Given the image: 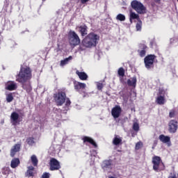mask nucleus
<instances>
[{
  "label": "nucleus",
  "instance_id": "1",
  "mask_svg": "<svg viewBox=\"0 0 178 178\" xmlns=\"http://www.w3.org/2000/svg\"><path fill=\"white\" fill-rule=\"evenodd\" d=\"M31 70L29 67H21L19 74L16 76V81L24 84L31 79Z\"/></svg>",
  "mask_w": 178,
  "mask_h": 178
},
{
  "label": "nucleus",
  "instance_id": "2",
  "mask_svg": "<svg viewBox=\"0 0 178 178\" xmlns=\"http://www.w3.org/2000/svg\"><path fill=\"white\" fill-rule=\"evenodd\" d=\"M98 41L99 36L95 33H90L82 40V45L85 48H92L97 47Z\"/></svg>",
  "mask_w": 178,
  "mask_h": 178
},
{
  "label": "nucleus",
  "instance_id": "3",
  "mask_svg": "<svg viewBox=\"0 0 178 178\" xmlns=\"http://www.w3.org/2000/svg\"><path fill=\"white\" fill-rule=\"evenodd\" d=\"M68 40L70 45L72 47H76L80 44V38H79V35L73 31H70L68 34Z\"/></svg>",
  "mask_w": 178,
  "mask_h": 178
},
{
  "label": "nucleus",
  "instance_id": "4",
  "mask_svg": "<svg viewBox=\"0 0 178 178\" xmlns=\"http://www.w3.org/2000/svg\"><path fill=\"white\" fill-rule=\"evenodd\" d=\"M131 5L133 9H134V10L137 12V13H139L140 15L145 13V6H144V5L141 3V2L137 0H134L131 3Z\"/></svg>",
  "mask_w": 178,
  "mask_h": 178
},
{
  "label": "nucleus",
  "instance_id": "5",
  "mask_svg": "<svg viewBox=\"0 0 178 178\" xmlns=\"http://www.w3.org/2000/svg\"><path fill=\"white\" fill-rule=\"evenodd\" d=\"M155 55H148L144 58V63L146 69L147 70H151V69H154V62L155 60Z\"/></svg>",
  "mask_w": 178,
  "mask_h": 178
},
{
  "label": "nucleus",
  "instance_id": "6",
  "mask_svg": "<svg viewBox=\"0 0 178 178\" xmlns=\"http://www.w3.org/2000/svg\"><path fill=\"white\" fill-rule=\"evenodd\" d=\"M54 101H56L58 106H62L63 104H65V101H66V93L64 92H59L58 93L55 94Z\"/></svg>",
  "mask_w": 178,
  "mask_h": 178
},
{
  "label": "nucleus",
  "instance_id": "7",
  "mask_svg": "<svg viewBox=\"0 0 178 178\" xmlns=\"http://www.w3.org/2000/svg\"><path fill=\"white\" fill-rule=\"evenodd\" d=\"M61 168L60 162L54 158H51L49 161V170H59Z\"/></svg>",
  "mask_w": 178,
  "mask_h": 178
},
{
  "label": "nucleus",
  "instance_id": "8",
  "mask_svg": "<svg viewBox=\"0 0 178 178\" xmlns=\"http://www.w3.org/2000/svg\"><path fill=\"white\" fill-rule=\"evenodd\" d=\"M177 121L170 120L168 123V131L170 133H176L177 131Z\"/></svg>",
  "mask_w": 178,
  "mask_h": 178
},
{
  "label": "nucleus",
  "instance_id": "9",
  "mask_svg": "<svg viewBox=\"0 0 178 178\" xmlns=\"http://www.w3.org/2000/svg\"><path fill=\"white\" fill-rule=\"evenodd\" d=\"M121 113H122V108L120 107V106H115L111 110V114H112V116L114 118V119H118V118L120 116Z\"/></svg>",
  "mask_w": 178,
  "mask_h": 178
},
{
  "label": "nucleus",
  "instance_id": "10",
  "mask_svg": "<svg viewBox=\"0 0 178 178\" xmlns=\"http://www.w3.org/2000/svg\"><path fill=\"white\" fill-rule=\"evenodd\" d=\"M19 113L16 112H13L10 115V122L13 126H17L19 124Z\"/></svg>",
  "mask_w": 178,
  "mask_h": 178
},
{
  "label": "nucleus",
  "instance_id": "11",
  "mask_svg": "<svg viewBox=\"0 0 178 178\" xmlns=\"http://www.w3.org/2000/svg\"><path fill=\"white\" fill-rule=\"evenodd\" d=\"M161 162V160L159 156L153 157L152 159L153 169L155 172H158Z\"/></svg>",
  "mask_w": 178,
  "mask_h": 178
},
{
  "label": "nucleus",
  "instance_id": "12",
  "mask_svg": "<svg viewBox=\"0 0 178 178\" xmlns=\"http://www.w3.org/2000/svg\"><path fill=\"white\" fill-rule=\"evenodd\" d=\"M160 141L163 144H166L168 147H170L172 145V142H170V138L168 136H165L161 134L159 137Z\"/></svg>",
  "mask_w": 178,
  "mask_h": 178
},
{
  "label": "nucleus",
  "instance_id": "13",
  "mask_svg": "<svg viewBox=\"0 0 178 178\" xmlns=\"http://www.w3.org/2000/svg\"><path fill=\"white\" fill-rule=\"evenodd\" d=\"M35 173V168L33 165H30L27 167V170L25 173V176L26 177H34Z\"/></svg>",
  "mask_w": 178,
  "mask_h": 178
},
{
  "label": "nucleus",
  "instance_id": "14",
  "mask_svg": "<svg viewBox=\"0 0 178 178\" xmlns=\"http://www.w3.org/2000/svg\"><path fill=\"white\" fill-rule=\"evenodd\" d=\"M17 88V84L15 81H9L6 83V90L15 91Z\"/></svg>",
  "mask_w": 178,
  "mask_h": 178
},
{
  "label": "nucleus",
  "instance_id": "15",
  "mask_svg": "<svg viewBox=\"0 0 178 178\" xmlns=\"http://www.w3.org/2000/svg\"><path fill=\"white\" fill-rule=\"evenodd\" d=\"M22 147L21 144H16L15 145L10 149V156H15L17 152L20 151V147Z\"/></svg>",
  "mask_w": 178,
  "mask_h": 178
},
{
  "label": "nucleus",
  "instance_id": "16",
  "mask_svg": "<svg viewBox=\"0 0 178 178\" xmlns=\"http://www.w3.org/2000/svg\"><path fill=\"white\" fill-rule=\"evenodd\" d=\"M139 48L140 49L138 50V52L140 56H141V58L145 56V54H147V46H145V44H140Z\"/></svg>",
  "mask_w": 178,
  "mask_h": 178
},
{
  "label": "nucleus",
  "instance_id": "17",
  "mask_svg": "<svg viewBox=\"0 0 178 178\" xmlns=\"http://www.w3.org/2000/svg\"><path fill=\"white\" fill-rule=\"evenodd\" d=\"M87 87V85L84 83L76 82L74 83V88L76 91H80V90H84Z\"/></svg>",
  "mask_w": 178,
  "mask_h": 178
},
{
  "label": "nucleus",
  "instance_id": "18",
  "mask_svg": "<svg viewBox=\"0 0 178 178\" xmlns=\"http://www.w3.org/2000/svg\"><path fill=\"white\" fill-rule=\"evenodd\" d=\"M76 74L79 77L80 80L86 81L88 79V75L84 72H79V70L76 71Z\"/></svg>",
  "mask_w": 178,
  "mask_h": 178
},
{
  "label": "nucleus",
  "instance_id": "19",
  "mask_svg": "<svg viewBox=\"0 0 178 178\" xmlns=\"http://www.w3.org/2000/svg\"><path fill=\"white\" fill-rule=\"evenodd\" d=\"M156 102L159 105H164V104L166 102V100L165 99V96L159 95Z\"/></svg>",
  "mask_w": 178,
  "mask_h": 178
},
{
  "label": "nucleus",
  "instance_id": "20",
  "mask_svg": "<svg viewBox=\"0 0 178 178\" xmlns=\"http://www.w3.org/2000/svg\"><path fill=\"white\" fill-rule=\"evenodd\" d=\"M20 161L17 158H14L10 163V166L13 169H15L19 165Z\"/></svg>",
  "mask_w": 178,
  "mask_h": 178
},
{
  "label": "nucleus",
  "instance_id": "21",
  "mask_svg": "<svg viewBox=\"0 0 178 178\" xmlns=\"http://www.w3.org/2000/svg\"><path fill=\"white\" fill-rule=\"evenodd\" d=\"M127 84H128V86H130L131 87H136V85L137 84V78H136V76H134V77L128 79Z\"/></svg>",
  "mask_w": 178,
  "mask_h": 178
},
{
  "label": "nucleus",
  "instance_id": "22",
  "mask_svg": "<svg viewBox=\"0 0 178 178\" xmlns=\"http://www.w3.org/2000/svg\"><path fill=\"white\" fill-rule=\"evenodd\" d=\"M122 138L118 135H115L113 140V145H120V144H122Z\"/></svg>",
  "mask_w": 178,
  "mask_h": 178
},
{
  "label": "nucleus",
  "instance_id": "23",
  "mask_svg": "<svg viewBox=\"0 0 178 178\" xmlns=\"http://www.w3.org/2000/svg\"><path fill=\"white\" fill-rule=\"evenodd\" d=\"M83 143H89L90 144H92V145H94L95 147H97V143L92 140V138L85 136L83 138Z\"/></svg>",
  "mask_w": 178,
  "mask_h": 178
},
{
  "label": "nucleus",
  "instance_id": "24",
  "mask_svg": "<svg viewBox=\"0 0 178 178\" xmlns=\"http://www.w3.org/2000/svg\"><path fill=\"white\" fill-rule=\"evenodd\" d=\"M79 31L82 35V37H84L85 35H87V26L86 25H82L79 27Z\"/></svg>",
  "mask_w": 178,
  "mask_h": 178
},
{
  "label": "nucleus",
  "instance_id": "25",
  "mask_svg": "<svg viewBox=\"0 0 178 178\" xmlns=\"http://www.w3.org/2000/svg\"><path fill=\"white\" fill-rule=\"evenodd\" d=\"M112 161L111 160H104L102 164L103 168L106 169L111 166Z\"/></svg>",
  "mask_w": 178,
  "mask_h": 178
},
{
  "label": "nucleus",
  "instance_id": "26",
  "mask_svg": "<svg viewBox=\"0 0 178 178\" xmlns=\"http://www.w3.org/2000/svg\"><path fill=\"white\" fill-rule=\"evenodd\" d=\"M72 59H73V57L72 56H70L68 58L60 61V65L65 66V65H67L69 62L72 60Z\"/></svg>",
  "mask_w": 178,
  "mask_h": 178
},
{
  "label": "nucleus",
  "instance_id": "27",
  "mask_svg": "<svg viewBox=\"0 0 178 178\" xmlns=\"http://www.w3.org/2000/svg\"><path fill=\"white\" fill-rule=\"evenodd\" d=\"M31 162L34 168H38V159L36 156H31Z\"/></svg>",
  "mask_w": 178,
  "mask_h": 178
},
{
  "label": "nucleus",
  "instance_id": "28",
  "mask_svg": "<svg viewBox=\"0 0 178 178\" xmlns=\"http://www.w3.org/2000/svg\"><path fill=\"white\" fill-rule=\"evenodd\" d=\"M139 16L138 14H136V13H133L132 11H130V22L132 23L133 19H138Z\"/></svg>",
  "mask_w": 178,
  "mask_h": 178
},
{
  "label": "nucleus",
  "instance_id": "29",
  "mask_svg": "<svg viewBox=\"0 0 178 178\" xmlns=\"http://www.w3.org/2000/svg\"><path fill=\"white\" fill-rule=\"evenodd\" d=\"M116 19L117 20H120V22H124L126 20V16L123 14H118Z\"/></svg>",
  "mask_w": 178,
  "mask_h": 178
},
{
  "label": "nucleus",
  "instance_id": "30",
  "mask_svg": "<svg viewBox=\"0 0 178 178\" xmlns=\"http://www.w3.org/2000/svg\"><path fill=\"white\" fill-rule=\"evenodd\" d=\"M6 101L8 103L12 102V101H13V94L12 93L6 94Z\"/></svg>",
  "mask_w": 178,
  "mask_h": 178
},
{
  "label": "nucleus",
  "instance_id": "31",
  "mask_svg": "<svg viewBox=\"0 0 178 178\" xmlns=\"http://www.w3.org/2000/svg\"><path fill=\"white\" fill-rule=\"evenodd\" d=\"M143 24L141 21H139L138 23L136 24V31H141Z\"/></svg>",
  "mask_w": 178,
  "mask_h": 178
},
{
  "label": "nucleus",
  "instance_id": "32",
  "mask_svg": "<svg viewBox=\"0 0 178 178\" xmlns=\"http://www.w3.org/2000/svg\"><path fill=\"white\" fill-rule=\"evenodd\" d=\"M133 129L135 131H138V130H140V126L138 125V123L137 122L134 123Z\"/></svg>",
  "mask_w": 178,
  "mask_h": 178
},
{
  "label": "nucleus",
  "instance_id": "33",
  "mask_svg": "<svg viewBox=\"0 0 178 178\" xmlns=\"http://www.w3.org/2000/svg\"><path fill=\"white\" fill-rule=\"evenodd\" d=\"M118 74H119V76H121L122 77H123V76H124V69H123V67H120L118 70Z\"/></svg>",
  "mask_w": 178,
  "mask_h": 178
},
{
  "label": "nucleus",
  "instance_id": "34",
  "mask_svg": "<svg viewBox=\"0 0 178 178\" xmlns=\"http://www.w3.org/2000/svg\"><path fill=\"white\" fill-rule=\"evenodd\" d=\"M26 141L29 145H33V144H34V139H33V138H28Z\"/></svg>",
  "mask_w": 178,
  "mask_h": 178
},
{
  "label": "nucleus",
  "instance_id": "35",
  "mask_svg": "<svg viewBox=\"0 0 178 178\" xmlns=\"http://www.w3.org/2000/svg\"><path fill=\"white\" fill-rule=\"evenodd\" d=\"M143 147V143L138 142L136 145V149H140V148Z\"/></svg>",
  "mask_w": 178,
  "mask_h": 178
},
{
  "label": "nucleus",
  "instance_id": "36",
  "mask_svg": "<svg viewBox=\"0 0 178 178\" xmlns=\"http://www.w3.org/2000/svg\"><path fill=\"white\" fill-rule=\"evenodd\" d=\"M97 87L98 90H102V88H104V84H102V83L97 82Z\"/></svg>",
  "mask_w": 178,
  "mask_h": 178
},
{
  "label": "nucleus",
  "instance_id": "37",
  "mask_svg": "<svg viewBox=\"0 0 178 178\" xmlns=\"http://www.w3.org/2000/svg\"><path fill=\"white\" fill-rule=\"evenodd\" d=\"M50 174L49 172H44L42 175V178H49Z\"/></svg>",
  "mask_w": 178,
  "mask_h": 178
},
{
  "label": "nucleus",
  "instance_id": "38",
  "mask_svg": "<svg viewBox=\"0 0 178 178\" xmlns=\"http://www.w3.org/2000/svg\"><path fill=\"white\" fill-rule=\"evenodd\" d=\"M70 104H72V102H70V99H66V102H65V105H66L67 106H70Z\"/></svg>",
  "mask_w": 178,
  "mask_h": 178
},
{
  "label": "nucleus",
  "instance_id": "39",
  "mask_svg": "<svg viewBox=\"0 0 178 178\" xmlns=\"http://www.w3.org/2000/svg\"><path fill=\"white\" fill-rule=\"evenodd\" d=\"M165 91L163 90V89H159V95H163Z\"/></svg>",
  "mask_w": 178,
  "mask_h": 178
},
{
  "label": "nucleus",
  "instance_id": "40",
  "mask_svg": "<svg viewBox=\"0 0 178 178\" xmlns=\"http://www.w3.org/2000/svg\"><path fill=\"white\" fill-rule=\"evenodd\" d=\"M169 115H170V118H174L175 117V111H170Z\"/></svg>",
  "mask_w": 178,
  "mask_h": 178
},
{
  "label": "nucleus",
  "instance_id": "41",
  "mask_svg": "<svg viewBox=\"0 0 178 178\" xmlns=\"http://www.w3.org/2000/svg\"><path fill=\"white\" fill-rule=\"evenodd\" d=\"M51 151H54V147H51L49 148L50 155H54V153H53V152H51Z\"/></svg>",
  "mask_w": 178,
  "mask_h": 178
},
{
  "label": "nucleus",
  "instance_id": "42",
  "mask_svg": "<svg viewBox=\"0 0 178 178\" xmlns=\"http://www.w3.org/2000/svg\"><path fill=\"white\" fill-rule=\"evenodd\" d=\"M88 1L90 0H81V3L84 4V3H87V2H88Z\"/></svg>",
  "mask_w": 178,
  "mask_h": 178
},
{
  "label": "nucleus",
  "instance_id": "43",
  "mask_svg": "<svg viewBox=\"0 0 178 178\" xmlns=\"http://www.w3.org/2000/svg\"><path fill=\"white\" fill-rule=\"evenodd\" d=\"M168 178H177V177H176V175L174 174L173 175L169 176Z\"/></svg>",
  "mask_w": 178,
  "mask_h": 178
},
{
  "label": "nucleus",
  "instance_id": "44",
  "mask_svg": "<svg viewBox=\"0 0 178 178\" xmlns=\"http://www.w3.org/2000/svg\"><path fill=\"white\" fill-rule=\"evenodd\" d=\"M155 2H161V0H154Z\"/></svg>",
  "mask_w": 178,
  "mask_h": 178
},
{
  "label": "nucleus",
  "instance_id": "45",
  "mask_svg": "<svg viewBox=\"0 0 178 178\" xmlns=\"http://www.w3.org/2000/svg\"><path fill=\"white\" fill-rule=\"evenodd\" d=\"M31 88L29 87V91H31Z\"/></svg>",
  "mask_w": 178,
  "mask_h": 178
},
{
  "label": "nucleus",
  "instance_id": "46",
  "mask_svg": "<svg viewBox=\"0 0 178 178\" xmlns=\"http://www.w3.org/2000/svg\"><path fill=\"white\" fill-rule=\"evenodd\" d=\"M42 1H45V0H42Z\"/></svg>",
  "mask_w": 178,
  "mask_h": 178
},
{
  "label": "nucleus",
  "instance_id": "47",
  "mask_svg": "<svg viewBox=\"0 0 178 178\" xmlns=\"http://www.w3.org/2000/svg\"><path fill=\"white\" fill-rule=\"evenodd\" d=\"M177 176H178V174H177Z\"/></svg>",
  "mask_w": 178,
  "mask_h": 178
}]
</instances>
